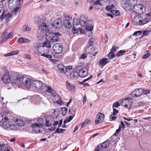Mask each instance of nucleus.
Here are the masks:
<instances>
[{
  "label": "nucleus",
  "mask_w": 151,
  "mask_h": 151,
  "mask_svg": "<svg viewBox=\"0 0 151 151\" xmlns=\"http://www.w3.org/2000/svg\"><path fill=\"white\" fill-rule=\"evenodd\" d=\"M120 106V104L119 102H115L113 105V108L114 107L117 108Z\"/></svg>",
  "instance_id": "4d7b16f0"
},
{
  "label": "nucleus",
  "mask_w": 151,
  "mask_h": 151,
  "mask_svg": "<svg viewBox=\"0 0 151 151\" xmlns=\"http://www.w3.org/2000/svg\"><path fill=\"white\" fill-rule=\"evenodd\" d=\"M116 116L115 115H113V114L111 115L110 116V119L111 121L114 120L116 119Z\"/></svg>",
  "instance_id": "bf43d9fd"
},
{
  "label": "nucleus",
  "mask_w": 151,
  "mask_h": 151,
  "mask_svg": "<svg viewBox=\"0 0 151 151\" xmlns=\"http://www.w3.org/2000/svg\"><path fill=\"white\" fill-rule=\"evenodd\" d=\"M0 149L1 151H10L7 145L5 144H0Z\"/></svg>",
  "instance_id": "393cba45"
},
{
  "label": "nucleus",
  "mask_w": 151,
  "mask_h": 151,
  "mask_svg": "<svg viewBox=\"0 0 151 151\" xmlns=\"http://www.w3.org/2000/svg\"><path fill=\"white\" fill-rule=\"evenodd\" d=\"M45 90L48 93H51L52 91V89L50 86H44Z\"/></svg>",
  "instance_id": "58836bf2"
},
{
  "label": "nucleus",
  "mask_w": 151,
  "mask_h": 151,
  "mask_svg": "<svg viewBox=\"0 0 151 151\" xmlns=\"http://www.w3.org/2000/svg\"><path fill=\"white\" fill-rule=\"evenodd\" d=\"M51 47V45L48 41L44 42L42 46L38 45V50L39 54L49 58H52V56L48 54L49 52V48H50Z\"/></svg>",
  "instance_id": "f257e3e1"
},
{
  "label": "nucleus",
  "mask_w": 151,
  "mask_h": 151,
  "mask_svg": "<svg viewBox=\"0 0 151 151\" xmlns=\"http://www.w3.org/2000/svg\"><path fill=\"white\" fill-rule=\"evenodd\" d=\"M32 88L34 87L39 89H42V88L44 85L40 81L38 80H34Z\"/></svg>",
  "instance_id": "4468645a"
},
{
  "label": "nucleus",
  "mask_w": 151,
  "mask_h": 151,
  "mask_svg": "<svg viewBox=\"0 0 151 151\" xmlns=\"http://www.w3.org/2000/svg\"><path fill=\"white\" fill-rule=\"evenodd\" d=\"M66 83L67 87L68 89L71 91L75 90L76 87L74 85L68 82H67Z\"/></svg>",
  "instance_id": "4be33fe9"
},
{
  "label": "nucleus",
  "mask_w": 151,
  "mask_h": 151,
  "mask_svg": "<svg viewBox=\"0 0 151 151\" xmlns=\"http://www.w3.org/2000/svg\"><path fill=\"white\" fill-rule=\"evenodd\" d=\"M142 91H143V93L144 95H147L149 94L150 93V91L149 90H143L142 89Z\"/></svg>",
  "instance_id": "13d9d810"
},
{
  "label": "nucleus",
  "mask_w": 151,
  "mask_h": 151,
  "mask_svg": "<svg viewBox=\"0 0 151 151\" xmlns=\"http://www.w3.org/2000/svg\"><path fill=\"white\" fill-rule=\"evenodd\" d=\"M143 94L142 89L141 88L136 89L131 93V96L132 97H137Z\"/></svg>",
  "instance_id": "ddd939ff"
},
{
  "label": "nucleus",
  "mask_w": 151,
  "mask_h": 151,
  "mask_svg": "<svg viewBox=\"0 0 151 151\" xmlns=\"http://www.w3.org/2000/svg\"><path fill=\"white\" fill-rule=\"evenodd\" d=\"M125 104H124L125 107L129 109L132 106V103L128 99H126L125 100Z\"/></svg>",
  "instance_id": "c85d7f7f"
},
{
  "label": "nucleus",
  "mask_w": 151,
  "mask_h": 151,
  "mask_svg": "<svg viewBox=\"0 0 151 151\" xmlns=\"http://www.w3.org/2000/svg\"><path fill=\"white\" fill-rule=\"evenodd\" d=\"M42 124L34 123L32 124L31 127H32L34 130L36 132H40V129L42 128Z\"/></svg>",
  "instance_id": "9b49d317"
},
{
  "label": "nucleus",
  "mask_w": 151,
  "mask_h": 151,
  "mask_svg": "<svg viewBox=\"0 0 151 151\" xmlns=\"http://www.w3.org/2000/svg\"><path fill=\"white\" fill-rule=\"evenodd\" d=\"M4 119L5 121L3 123L2 126L4 128L6 129L9 128V122H8L9 119L6 117L4 118Z\"/></svg>",
  "instance_id": "aec40b11"
},
{
  "label": "nucleus",
  "mask_w": 151,
  "mask_h": 151,
  "mask_svg": "<svg viewBox=\"0 0 151 151\" xmlns=\"http://www.w3.org/2000/svg\"><path fill=\"white\" fill-rule=\"evenodd\" d=\"M104 41L106 42H107L108 40V37L106 35L104 38Z\"/></svg>",
  "instance_id": "774afa93"
},
{
  "label": "nucleus",
  "mask_w": 151,
  "mask_h": 151,
  "mask_svg": "<svg viewBox=\"0 0 151 151\" xmlns=\"http://www.w3.org/2000/svg\"><path fill=\"white\" fill-rule=\"evenodd\" d=\"M19 82L28 89L32 88L34 80L26 76H22L19 78Z\"/></svg>",
  "instance_id": "7ed1b4c3"
},
{
  "label": "nucleus",
  "mask_w": 151,
  "mask_h": 151,
  "mask_svg": "<svg viewBox=\"0 0 151 151\" xmlns=\"http://www.w3.org/2000/svg\"><path fill=\"white\" fill-rule=\"evenodd\" d=\"M19 53V51L18 50H15L9 53L6 54L5 55V57H7L9 56L13 55L18 54Z\"/></svg>",
  "instance_id": "cd10ccee"
},
{
  "label": "nucleus",
  "mask_w": 151,
  "mask_h": 151,
  "mask_svg": "<svg viewBox=\"0 0 151 151\" xmlns=\"http://www.w3.org/2000/svg\"><path fill=\"white\" fill-rule=\"evenodd\" d=\"M116 5V4L115 1L113 0H111L109 2V5H107L106 9L108 11L110 10L111 14L117 16H119L120 14L119 11L117 10L112 9Z\"/></svg>",
  "instance_id": "39448f33"
},
{
  "label": "nucleus",
  "mask_w": 151,
  "mask_h": 151,
  "mask_svg": "<svg viewBox=\"0 0 151 151\" xmlns=\"http://www.w3.org/2000/svg\"><path fill=\"white\" fill-rule=\"evenodd\" d=\"M31 28L27 24H24L22 27V30L24 32L30 31Z\"/></svg>",
  "instance_id": "c756f323"
},
{
  "label": "nucleus",
  "mask_w": 151,
  "mask_h": 151,
  "mask_svg": "<svg viewBox=\"0 0 151 151\" xmlns=\"http://www.w3.org/2000/svg\"><path fill=\"white\" fill-rule=\"evenodd\" d=\"M108 56L109 58L112 59L115 57V55L114 52L111 51L110 53L108 54Z\"/></svg>",
  "instance_id": "c9c22d12"
},
{
  "label": "nucleus",
  "mask_w": 151,
  "mask_h": 151,
  "mask_svg": "<svg viewBox=\"0 0 151 151\" xmlns=\"http://www.w3.org/2000/svg\"><path fill=\"white\" fill-rule=\"evenodd\" d=\"M52 28H54L53 30L59 29L61 28L62 26V20L61 19L58 18L56 19L53 23L51 24Z\"/></svg>",
  "instance_id": "0eeeda50"
},
{
  "label": "nucleus",
  "mask_w": 151,
  "mask_h": 151,
  "mask_svg": "<svg viewBox=\"0 0 151 151\" xmlns=\"http://www.w3.org/2000/svg\"><path fill=\"white\" fill-rule=\"evenodd\" d=\"M65 20H67L70 21L71 19L72 18L70 16H66L65 17Z\"/></svg>",
  "instance_id": "680f3d73"
},
{
  "label": "nucleus",
  "mask_w": 151,
  "mask_h": 151,
  "mask_svg": "<svg viewBox=\"0 0 151 151\" xmlns=\"http://www.w3.org/2000/svg\"><path fill=\"white\" fill-rule=\"evenodd\" d=\"M60 35V33L58 32H47L45 34V37L47 41H48L50 44L57 42L59 39L58 36Z\"/></svg>",
  "instance_id": "f03ea898"
},
{
  "label": "nucleus",
  "mask_w": 151,
  "mask_h": 151,
  "mask_svg": "<svg viewBox=\"0 0 151 151\" xmlns=\"http://www.w3.org/2000/svg\"><path fill=\"white\" fill-rule=\"evenodd\" d=\"M13 37V33L12 32H10L2 40V42H4L6 41L8 39L10 38H12Z\"/></svg>",
  "instance_id": "bb28decb"
},
{
  "label": "nucleus",
  "mask_w": 151,
  "mask_h": 151,
  "mask_svg": "<svg viewBox=\"0 0 151 151\" xmlns=\"http://www.w3.org/2000/svg\"><path fill=\"white\" fill-rule=\"evenodd\" d=\"M10 82L13 83H15L19 79L18 76H13L11 75L10 78Z\"/></svg>",
  "instance_id": "6ab92c4d"
},
{
  "label": "nucleus",
  "mask_w": 151,
  "mask_h": 151,
  "mask_svg": "<svg viewBox=\"0 0 151 151\" xmlns=\"http://www.w3.org/2000/svg\"><path fill=\"white\" fill-rule=\"evenodd\" d=\"M63 23L64 26L66 28L69 29L72 27V24L70 21L67 20H63Z\"/></svg>",
  "instance_id": "412c9836"
},
{
  "label": "nucleus",
  "mask_w": 151,
  "mask_h": 151,
  "mask_svg": "<svg viewBox=\"0 0 151 151\" xmlns=\"http://www.w3.org/2000/svg\"><path fill=\"white\" fill-rule=\"evenodd\" d=\"M91 51L89 52L90 53L92 54L94 52V53L93 54V55L94 56H95L99 51L98 49L96 47H94L91 48Z\"/></svg>",
  "instance_id": "5701e85b"
},
{
  "label": "nucleus",
  "mask_w": 151,
  "mask_h": 151,
  "mask_svg": "<svg viewBox=\"0 0 151 151\" xmlns=\"http://www.w3.org/2000/svg\"><path fill=\"white\" fill-rule=\"evenodd\" d=\"M39 31L43 33L46 32V34L49 32V30L46 24L43 23L40 26H39Z\"/></svg>",
  "instance_id": "f8f14e48"
},
{
  "label": "nucleus",
  "mask_w": 151,
  "mask_h": 151,
  "mask_svg": "<svg viewBox=\"0 0 151 151\" xmlns=\"http://www.w3.org/2000/svg\"><path fill=\"white\" fill-rule=\"evenodd\" d=\"M80 19H74L73 22L74 24L76 25H78L80 23Z\"/></svg>",
  "instance_id": "a18cd8bd"
},
{
  "label": "nucleus",
  "mask_w": 151,
  "mask_h": 151,
  "mask_svg": "<svg viewBox=\"0 0 151 151\" xmlns=\"http://www.w3.org/2000/svg\"><path fill=\"white\" fill-rule=\"evenodd\" d=\"M65 130V129H60L59 128H58L56 130L55 133H58V134H59V133H62L63 131Z\"/></svg>",
  "instance_id": "09e8293b"
},
{
  "label": "nucleus",
  "mask_w": 151,
  "mask_h": 151,
  "mask_svg": "<svg viewBox=\"0 0 151 151\" xmlns=\"http://www.w3.org/2000/svg\"><path fill=\"white\" fill-rule=\"evenodd\" d=\"M79 76L81 77H84L88 75L87 70L86 68H82L81 66H78L77 68Z\"/></svg>",
  "instance_id": "1a4fd4ad"
},
{
  "label": "nucleus",
  "mask_w": 151,
  "mask_h": 151,
  "mask_svg": "<svg viewBox=\"0 0 151 151\" xmlns=\"http://www.w3.org/2000/svg\"><path fill=\"white\" fill-rule=\"evenodd\" d=\"M72 31L74 34L77 33L78 32V29L75 27L74 26H73Z\"/></svg>",
  "instance_id": "de8ad7c7"
},
{
  "label": "nucleus",
  "mask_w": 151,
  "mask_h": 151,
  "mask_svg": "<svg viewBox=\"0 0 151 151\" xmlns=\"http://www.w3.org/2000/svg\"><path fill=\"white\" fill-rule=\"evenodd\" d=\"M39 31H38L37 34V38L39 40L42 41L44 39V33L40 32Z\"/></svg>",
  "instance_id": "a878e982"
},
{
  "label": "nucleus",
  "mask_w": 151,
  "mask_h": 151,
  "mask_svg": "<svg viewBox=\"0 0 151 151\" xmlns=\"http://www.w3.org/2000/svg\"><path fill=\"white\" fill-rule=\"evenodd\" d=\"M58 68L59 70L60 71L61 73H66L67 71V69L63 66V65L61 64H59L58 65Z\"/></svg>",
  "instance_id": "dca6fc26"
},
{
  "label": "nucleus",
  "mask_w": 151,
  "mask_h": 151,
  "mask_svg": "<svg viewBox=\"0 0 151 151\" xmlns=\"http://www.w3.org/2000/svg\"><path fill=\"white\" fill-rule=\"evenodd\" d=\"M86 19L83 17H81L80 20V23L81 25L82 26H84L86 24Z\"/></svg>",
  "instance_id": "7c9ffc66"
},
{
  "label": "nucleus",
  "mask_w": 151,
  "mask_h": 151,
  "mask_svg": "<svg viewBox=\"0 0 151 151\" xmlns=\"http://www.w3.org/2000/svg\"><path fill=\"white\" fill-rule=\"evenodd\" d=\"M132 16L134 18V21L139 25H144L148 22L150 20V18L148 17L143 19L141 16L137 14L133 15L132 14Z\"/></svg>",
  "instance_id": "20e7f679"
},
{
  "label": "nucleus",
  "mask_w": 151,
  "mask_h": 151,
  "mask_svg": "<svg viewBox=\"0 0 151 151\" xmlns=\"http://www.w3.org/2000/svg\"><path fill=\"white\" fill-rule=\"evenodd\" d=\"M108 60V59L107 58H104L101 59L99 62V63L102 66L105 65L106 63Z\"/></svg>",
  "instance_id": "2f4dec72"
},
{
  "label": "nucleus",
  "mask_w": 151,
  "mask_h": 151,
  "mask_svg": "<svg viewBox=\"0 0 151 151\" xmlns=\"http://www.w3.org/2000/svg\"><path fill=\"white\" fill-rule=\"evenodd\" d=\"M94 43V39L92 38H91L89 40V43L90 45H92Z\"/></svg>",
  "instance_id": "3c124183"
},
{
  "label": "nucleus",
  "mask_w": 151,
  "mask_h": 151,
  "mask_svg": "<svg viewBox=\"0 0 151 151\" xmlns=\"http://www.w3.org/2000/svg\"><path fill=\"white\" fill-rule=\"evenodd\" d=\"M17 0H9V7H12L16 4Z\"/></svg>",
  "instance_id": "f704fd0d"
},
{
  "label": "nucleus",
  "mask_w": 151,
  "mask_h": 151,
  "mask_svg": "<svg viewBox=\"0 0 151 151\" xmlns=\"http://www.w3.org/2000/svg\"><path fill=\"white\" fill-rule=\"evenodd\" d=\"M119 47L116 46H113L111 49V51H112L114 52H116L117 50L119 49Z\"/></svg>",
  "instance_id": "603ef678"
},
{
  "label": "nucleus",
  "mask_w": 151,
  "mask_h": 151,
  "mask_svg": "<svg viewBox=\"0 0 151 151\" xmlns=\"http://www.w3.org/2000/svg\"><path fill=\"white\" fill-rule=\"evenodd\" d=\"M9 128L14 130H15L17 129V126L14 124L9 125Z\"/></svg>",
  "instance_id": "79ce46f5"
},
{
  "label": "nucleus",
  "mask_w": 151,
  "mask_h": 151,
  "mask_svg": "<svg viewBox=\"0 0 151 151\" xmlns=\"http://www.w3.org/2000/svg\"><path fill=\"white\" fill-rule=\"evenodd\" d=\"M16 123L19 126H22L24 124V122L20 119H17L16 120Z\"/></svg>",
  "instance_id": "4c0bfd02"
},
{
  "label": "nucleus",
  "mask_w": 151,
  "mask_h": 151,
  "mask_svg": "<svg viewBox=\"0 0 151 151\" xmlns=\"http://www.w3.org/2000/svg\"><path fill=\"white\" fill-rule=\"evenodd\" d=\"M37 121L39 122V123H37L38 124H42V126H43L44 125V123L43 122V120L42 118H39L37 120Z\"/></svg>",
  "instance_id": "6e6d98bb"
},
{
  "label": "nucleus",
  "mask_w": 151,
  "mask_h": 151,
  "mask_svg": "<svg viewBox=\"0 0 151 151\" xmlns=\"http://www.w3.org/2000/svg\"><path fill=\"white\" fill-rule=\"evenodd\" d=\"M87 57V55L86 54H84L81 55L80 57L79 58V59L84 60L85 59H86Z\"/></svg>",
  "instance_id": "864d4df0"
},
{
  "label": "nucleus",
  "mask_w": 151,
  "mask_h": 151,
  "mask_svg": "<svg viewBox=\"0 0 151 151\" xmlns=\"http://www.w3.org/2000/svg\"><path fill=\"white\" fill-rule=\"evenodd\" d=\"M121 130V127L119 126V128L116 130L114 134V135L115 136H116L118 135L119 133Z\"/></svg>",
  "instance_id": "8fccbe9b"
},
{
  "label": "nucleus",
  "mask_w": 151,
  "mask_h": 151,
  "mask_svg": "<svg viewBox=\"0 0 151 151\" xmlns=\"http://www.w3.org/2000/svg\"><path fill=\"white\" fill-rule=\"evenodd\" d=\"M145 9L144 7L141 4H139L134 6L132 9V14H141L144 13Z\"/></svg>",
  "instance_id": "423d86ee"
},
{
  "label": "nucleus",
  "mask_w": 151,
  "mask_h": 151,
  "mask_svg": "<svg viewBox=\"0 0 151 151\" xmlns=\"http://www.w3.org/2000/svg\"><path fill=\"white\" fill-rule=\"evenodd\" d=\"M95 151H103L99 146H97L95 149Z\"/></svg>",
  "instance_id": "69168bd1"
},
{
  "label": "nucleus",
  "mask_w": 151,
  "mask_h": 151,
  "mask_svg": "<svg viewBox=\"0 0 151 151\" xmlns=\"http://www.w3.org/2000/svg\"><path fill=\"white\" fill-rule=\"evenodd\" d=\"M137 0H128L127 2L129 4V5H134L136 3Z\"/></svg>",
  "instance_id": "c03bdc74"
},
{
  "label": "nucleus",
  "mask_w": 151,
  "mask_h": 151,
  "mask_svg": "<svg viewBox=\"0 0 151 151\" xmlns=\"http://www.w3.org/2000/svg\"><path fill=\"white\" fill-rule=\"evenodd\" d=\"M12 14L11 13H8L4 16V19L6 20V22L9 21L11 18Z\"/></svg>",
  "instance_id": "72a5a7b5"
},
{
  "label": "nucleus",
  "mask_w": 151,
  "mask_h": 151,
  "mask_svg": "<svg viewBox=\"0 0 151 151\" xmlns=\"http://www.w3.org/2000/svg\"><path fill=\"white\" fill-rule=\"evenodd\" d=\"M142 31L141 30H139L135 32L132 35L133 36H138L142 34Z\"/></svg>",
  "instance_id": "a19ab883"
},
{
  "label": "nucleus",
  "mask_w": 151,
  "mask_h": 151,
  "mask_svg": "<svg viewBox=\"0 0 151 151\" xmlns=\"http://www.w3.org/2000/svg\"><path fill=\"white\" fill-rule=\"evenodd\" d=\"M113 112L112 114H113V115H115L116 114L118 113V111L117 110L113 108Z\"/></svg>",
  "instance_id": "e2e57ef3"
},
{
  "label": "nucleus",
  "mask_w": 151,
  "mask_h": 151,
  "mask_svg": "<svg viewBox=\"0 0 151 151\" xmlns=\"http://www.w3.org/2000/svg\"><path fill=\"white\" fill-rule=\"evenodd\" d=\"M91 121V120L89 119H86L85 120L84 122L81 123V127H84V125L90 123Z\"/></svg>",
  "instance_id": "473e14b6"
},
{
  "label": "nucleus",
  "mask_w": 151,
  "mask_h": 151,
  "mask_svg": "<svg viewBox=\"0 0 151 151\" xmlns=\"http://www.w3.org/2000/svg\"><path fill=\"white\" fill-rule=\"evenodd\" d=\"M150 53H147L145 54V55H144L142 57V58L143 59H145L147 58V57H148L150 55Z\"/></svg>",
  "instance_id": "052dcab7"
},
{
  "label": "nucleus",
  "mask_w": 151,
  "mask_h": 151,
  "mask_svg": "<svg viewBox=\"0 0 151 151\" xmlns=\"http://www.w3.org/2000/svg\"><path fill=\"white\" fill-rule=\"evenodd\" d=\"M19 9V7H17L15 8L12 11V13L13 14L16 16L18 13Z\"/></svg>",
  "instance_id": "ea45409f"
},
{
  "label": "nucleus",
  "mask_w": 151,
  "mask_h": 151,
  "mask_svg": "<svg viewBox=\"0 0 151 151\" xmlns=\"http://www.w3.org/2000/svg\"><path fill=\"white\" fill-rule=\"evenodd\" d=\"M149 31L147 30L143 31L142 33V36H146L147 35L149 34Z\"/></svg>",
  "instance_id": "5fc2aeb1"
},
{
  "label": "nucleus",
  "mask_w": 151,
  "mask_h": 151,
  "mask_svg": "<svg viewBox=\"0 0 151 151\" xmlns=\"http://www.w3.org/2000/svg\"><path fill=\"white\" fill-rule=\"evenodd\" d=\"M29 42L30 41L29 39L22 37H20L17 40V42L20 44L27 43Z\"/></svg>",
  "instance_id": "f3484780"
},
{
  "label": "nucleus",
  "mask_w": 151,
  "mask_h": 151,
  "mask_svg": "<svg viewBox=\"0 0 151 151\" xmlns=\"http://www.w3.org/2000/svg\"><path fill=\"white\" fill-rule=\"evenodd\" d=\"M93 28V27L92 26H89L86 25V29L87 31H91Z\"/></svg>",
  "instance_id": "49530a36"
},
{
  "label": "nucleus",
  "mask_w": 151,
  "mask_h": 151,
  "mask_svg": "<svg viewBox=\"0 0 151 151\" xmlns=\"http://www.w3.org/2000/svg\"><path fill=\"white\" fill-rule=\"evenodd\" d=\"M69 112L73 116H74L76 114V111L75 110H74L72 112H71V110L70 109H69Z\"/></svg>",
  "instance_id": "0e129e2a"
},
{
  "label": "nucleus",
  "mask_w": 151,
  "mask_h": 151,
  "mask_svg": "<svg viewBox=\"0 0 151 151\" xmlns=\"http://www.w3.org/2000/svg\"><path fill=\"white\" fill-rule=\"evenodd\" d=\"M110 143V140H107L101 144V147L103 149H105L109 146Z\"/></svg>",
  "instance_id": "b1692460"
},
{
  "label": "nucleus",
  "mask_w": 151,
  "mask_h": 151,
  "mask_svg": "<svg viewBox=\"0 0 151 151\" xmlns=\"http://www.w3.org/2000/svg\"><path fill=\"white\" fill-rule=\"evenodd\" d=\"M51 123L48 121L46 120L45 123V126L47 127H49L51 126Z\"/></svg>",
  "instance_id": "338daca9"
},
{
  "label": "nucleus",
  "mask_w": 151,
  "mask_h": 151,
  "mask_svg": "<svg viewBox=\"0 0 151 151\" xmlns=\"http://www.w3.org/2000/svg\"><path fill=\"white\" fill-rule=\"evenodd\" d=\"M104 114L99 112L96 115L95 121L96 124H98L99 123H101L104 120Z\"/></svg>",
  "instance_id": "9d476101"
},
{
  "label": "nucleus",
  "mask_w": 151,
  "mask_h": 151,
  "mask_svg": "<svg viewBox=\"0 0 151 151\" xmlns=\"http://www.w3.org/2000/svg\"><path fill=\"white\" fill-rule=\"evenodd\" d=\"M52 49L55 53L58 54L61 53L63 49V47L61 44L57 43L53 45Z\"/></svg>",
  "instance_id": "6e6552de"
},
{
  "label": "nucleus",
  "mask_w": 151,
  "mask_h": 151,
  "mask_svg": "<svg viewBox=\"0 0 151 151\" xmlns=\"http://www.w3.org/2000/svg\"><path fill=\"white\" fill-rule=\"evenodd\" d=\"M126 52L125 50H121L118 51L116 54V55L119 57L123 55Z\"/></svg>",
  "instance_id": "37998d69"
},
{
  "label": "nucleus",
  "mask_w": 151,
  "mask_h": 151,
  "mask_svg": "<svg viewBox=\"0 0 151 151\" xmlns=\"http://www.w3.org/2000/svg\"><path fill=\"white\" fill-rule=\"evenodd\" d=\"M10 76L8 73H5L4 75L2 80L3 82L5 83H10Z\"/></svg>",
  "instance_id": "2eb2a0df"
},
{
  "label": "nucleus",
  "mask_w": 151,
  "mask_h": 151,
  "mask_svg": "<svg viewBox=\"0 0 151 151\" xmlns=\"http://www.w3.org/2000/svg\"><path fill=\"white\" fill-rule=\"evenodd\" d=\"M62 111V114L63 116H65L67 114L68 109L65 107H63L61 108Z\"/></svg>",
  "instance_id": "e433bc0d"
},
{
  "label": "nucleus",
  "mask_w": 151,
  "mask_h": 151,
  "mask_svg": "<svg viewBox=\"0 0 151 151\" xmlns=\"http://www.w3.org/2000/svg\"><path fill=\"white\" fill-rule=\"evenodd\" d=\"M70 77L73 79H76L79 76L78 72L73 71L70 73Z\"/></svg>",
  "instance_id": "a211bd4d"
}]
</instances>
